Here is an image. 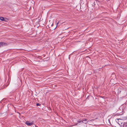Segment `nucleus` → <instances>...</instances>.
<instances>
[{"label":"nucleus","mask_w":127,"mask_h":127,"mask_svg":"<svg viewBox=\"0 0 127 127\" xmlns=\"http://www.w3.org/2000/svg\"><path fill=\"white\" fill-rule=\"evenodd\" d=\"M78 123H80L81 122H82L83 123L86 124L88 122L87 120V119H83L82 120L78 121Z\"/></svg>","instance_id":"f257e3e1"},{"label":"nucleus","mask_w":127,"mask_h":127,"mask_svg":"<svg viewBox=\"0 0 127 127\" xmlns=\"http://www.w3.org/2000/svg\"><path fill=\"white\" fill-rule=\"evenodd\" d=\"M25 124L28 126H31L32 125L33 123H30L29 121H27L26 122Z\"/></svg>","instance_id":"f03ea898"},{"label":"nucleus","mask_w":127,"mask_h":127,"mask_svg":"<svg viewBox=\"0 0 127 127\" xmlns=\"http://www.w3.org/2000/svg\"><path fill=\"white\" fill-rule=\"evenodd\" d=\"M2 47L3 46H6L9 43H7L4 42H0Z\"/></svg>","instance_id":"7ed1b4c3"},{"label":"nucleus","mask_w":127,"mask_h":127,"mask_svg":"<svg viewBox=\"0 0 127 127\" xmlns=\"http://www.w3.org/2000/svg\"><path fill=\"white\" fill-rule=\"evenodd\" d=\"M7 19L5 18H4L3 17H0V20L2 21H6V20H7Z\"/></svg>","instance_id":"20e7f679"},{"label":"nucleus","mask_w":127,"mask_h":127,"mask_svg":"<svg viewBox=\"0 0 127 127\" xmlns=\"http://www.w3.org/2000/svg\"><path fill=\"white\" fill-rule=\"evenodd\" d=\"M122 90L121 89H118V94L121 93V90Z\"/></svg>","instance_id":"39448f33"},{"label":"nucleus","mask_w":127,"mask_h":127,"mask_svg":"<svg viewBox=\"0 0 127 127\" xmlns=\"http://www.w3.org/2000/svg\"><path fill=\"white\" fill-rule=\"evenodd\" d=\"M40 105V104L38 103H37L36 104V105L37 106H39Z\"/></svg>","instance_id":"423d86ee"},{"label":"nucleus","mask_w":127,"mask_h":127,"mask_svg":"<svg viewBox=\"0 0 127 127\" xmlns=\"http://www.w3.org/2000/svg\"><path fill=\"white\" fill-rule=\"evenodd\" d=\"M124 123L126 124V126L127 127V122L126 123Z\"/></svg>","instance_id":"0eeeda50"},{"label":"nucleus","mask_w":127,"mask_h":127,"mask_svg":"<svg viewBox=\"0 0 127 127\" xmlns=\"http://www.w3.org/2000/svg\"><path fill=\"white\" fill-rule=\"evenodd\" d=\"M2 47V45L0 42V48Z\"/></svg>","instance_id":"6e6552de"},{"label":"nucleus","mask_w":127,"mask_h":127,"mask_svg":"<svg viewBox=\"0 0 127 127\" xmlns=\"http://www.w3.org/2000/svg\"><path fill=\"white\" fill-rule=\"evenodd\" d=\"M59 22H58L57 24V26L59 24Z\"/></svg>","instance_id":"1a4fd4ad"},{"label":"nucleus","mask_w":127,"mask_h":127,"mask_svg":"<svg viewBox=\"0 0 127 127\" xmlns=\"http://www.w3.org/2000/svg\"><path fill=\"white\" fill-rule=\"evenodd\" d=\"M94 119H92L91 120V121H94Z\"/></svg>","instance_id":"9d476101"},{"label":"nucleus","mask_w":127,"mask_h":127,"mask_svg":"<svg viewBox=\"0 0 127 127\" xmlns=\"http://www.w3.org/2000/svg\"><path fill=\"white\" fill-rule=\"evenodd\" d=\"M34 126L35 127H37V126H36L35 125H34Z\"/></svg>","instance_id":"9b49d317"},{"label":"nucleus","mask_w":127,"mask_h":127,"mask_svg":"<svg viewBox=\"0 0 127 127\" xmlns=\"http://www.w3.org/2000/svg\"><path fill=\"white\" fill-rule=\"evenodd\" d=\"M69 56H70V55H69Z\"/></svg>","instance_id":"f8f14e48"}]
</instances>
